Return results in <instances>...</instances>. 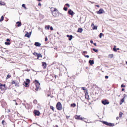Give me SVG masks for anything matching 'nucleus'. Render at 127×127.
Wrapping results in <instances>:
<instances>
[{
    "mask_svg": "<svg viewBox=\"0 0 127 127\" xmlns=\"http://www.w3.org/2000/svg\"><path fill=\"white\" fill-rule=\"evenodd\" d=\"M7 89V87L5 86V84H2L1 83H0V89L2 91H4Z\"/></svg>",
    "mask_w": 127,
    "mask_h": 127,
    "instance_id": "1",
    "label": "nucleus"
},
{
    "mask_svg": "<svg viewBox=\"0 0 127 127\" xmlns=\"http://www.w3.org/2000/svg\"><path fill=\"white\" fill-rule=\"evenodd\" d=\"M35 84L36 88L35 90L36 91H37L40 87V83L38 81L35 80Z\"/></svg>",
    "mask_w": 127,
    "mask_h": 127,
    "instance_id": "2",
    "label": "nucleus"
},
{
    "mask_svg": "<svg viewBox=\"0 0 127 127\" xmlns=\"http://www.w3.org/2000/svg\"><path fill=\"white\" fill-rule=\"evenodd\" d=\"M57 109L58 110H60L62 109V107L60 102H59L56 105Z\"/></svg>",
    "mask_w": 127,
    "mask_h": 127,
    "instance_id": "3",
    "label": "nucleus"
},
{
    "mask_svg": "<svg viewBox=\"0 0 127 127\" xmlns=\"http://www.w3.org/2000/svg\"><path fill=\"white\" fill-rule=\"evenodd\" d=\"M11 83L12 84H15V85L16 87H18L19 86V83L17 81H15V80H13Z\"/></svg>",
    "mask_w": 127,
    "mask_h": 127,
    "instance_id": "4",
    "label": "nucleus"
},
{
    "mask_svg": "<svg viewBox=\"0 0 127 127\" xmlns=\"http://www.w3.org/2000/svg\"><path fill=\"white\" fill-rule=\"evenodd\" d=\"M98 14H101L104 13V10L102 9H100L97 12Z\"/></svg>",
    "mask_w": 127,
    "mask_h": 127,
    "instance_id": "5",
    "label": "nucleus"
},
{
    "mask_svg": "<svg viewBox=\"0 0 127 127\" xmlns=\"http://www.w3.org/2000/svg\"><path fill=\"white\" fill-rule=\"evenodd\" d=\"M102 103L104 105L108 104L109 103V102L107 100H106L102 101Z\"/></svg>",
    "mask_w": 127,
    "mask_h": 127,
    "instance_id": "6",
    "label": "nucleus"
},
{
    "mask_svg": "<svg viewBox=\"0 0 127 127\" xmlns=\"http://www.w3.org/2000/svg\"><path fill=\"white\" fill-rule=\"evenodd\" d=\"M68 13L72 16H73L74 13L73 12V11H72L71 9H70L68 11Z\"/></svg>",
    "mask_w": 127,
    "mask_h": 127,
    "instance_id": "7",
    "label": "nucleus"
},
{
    "mask_svg": "<svg viewBox=\"0 0 127 127\" xmlns=\"http://www.w3.org/2000/svg\"><path fill=\"white\" fill-rule=\"evenodd\" d=\"M31 33V32H30V33H29L28 32H27L26 33L25 36L28 38H29L30 36Z\"/></svg>",
    "mask_w": 127,
    "mask_h": 127,
    "instance_id": "8",
    "label": "nucleus"
},
{
    "mask_svg": "<svg viewBox=\"0 0 127 127\" xmlns=\"http://www.w3.org/2000/svg\"><path fill=\"white\" fill-rule=\"evenodd\" d=\"M34 112V114L36 115H37V116H39L40 114V112L38 111H37V110H35Z\"/></svg>",
    "mask_w": 127,
    "mask_h": 127,
    "instance_id": "9",
    "label": "nucleus"
},
{
    "mask_svg": "<svg viewBox=\"0 0 127 127\" xmlns=\"http://www.w3.org/2000/svg\"><path fill=\"white\" fill-rule=\"evenodd\" d=\"M34 45L36 46L39 47L41 45V44L38 42H35Z\"/></svg>",
    "mask_w": 127,
    "mask_h": 127,
    "instance_id": "10",
    "label": "nucleus"
},
{
    "mask_svg": "<svg viewBox=\"0 0 127 127\" xmlns=\"http://www.w3.org/2000/svg\"><path fill=\"white\" fill-rule=\"evenodd\" d=\"M67 37H69V40H71V39L72 38L73 36L72 35H67Z\"/></svg>",
    "mask_w": 127,
    "mask_h": 127,
    "instance_id": "11",
    "label": "nucleus"
},
{
    "mask_svg": "<svg viewBox=\"0 0 127 127\" xmlns=\"http://www.w3.org/2000/svg\"><path fill=\"white\" fill-rule=\"evenodd\" d=\"M42 65L44 66V68H45L46 66V64L45 62H42Z\"/></svg>",
    "mask_w": 127,
    "mask_h": 127,
    "instance_id": "12",
    "label": "nucleus"
},
{
    "mask_svg": "<svg viewBox=\"0 0 127 127\" xmlns=\"http://www.w3.org/2000/svg\"><path fill=\"white\" fill-rule=\"evenodd\" d=\"M83 31V29L81 28H78L77 32H78L81 33Z\"/></svg>",
    "mask_w": 127,
    "mask_h": 127,
    "instance_id": "13",
    "label": "nucleus"
},
{
    "mask_svg": "<svg viewBox=\"0 0 127 127\" xmlns=\"http://www.w3.org/2000/svg\"><path fill=\"white\" fill-rule=\"evenodd\" d=\"M89 62L91 65H92V64H94V61L93 60H89Z\"/></svg>",
    "mask_w": 127,
    "mask_h": 127,
    "instance_id": "14",
    "label": "nucleus"
},
{
    "mask_svg": "<svg viewBox=\"0 0 127 127\" xmlns=\"http://www.w3.org/2000/svg\"><path fill=\"white\" fill-rule=\"evenodd\" d=\"M58 14L57 12L56 13V12L55 13H53V16L55 17H56L57 16Z\"/></svg>",
    "mask_w": 127,
    "mask_h": 127,
    "instance_id": "15",
    "label": "nucleus"
},
{
    "mask_svg": "<svg viewBox=\"0 0 127 127\" xmlns=\"http://www.w3.org/2000/svg\"><path fill=\"white\" fill-rule=\"evenodd\" d=\"M16 24H17V26L18 27H20L21 25V23L20 22H16Z\"/></svg>",
    "mask_w": 127,
    "mask_h": 127,
    "instance_id": "16",
    "label": "nucleus"
},
{
    "mask_svg": "<svg viewBox=\"0 0 127 127\" xmlns=\"http://www.w3.org/2000/svg\"><path fill=\"white\" fill-rule=\"evenodd\" d=\"M37 57V59H38V58L40 57H42V56L41 55V54H38V53Z\"/></svg>",
    "mask_w": 127,
    "mask_h": 127,
    "instance_id": "17",
    "label": "nucleus"
},
{
    "mask_svg": "<svg viewBox=\"0 0 127 127\" xmlns=\"http://www.w3.org/2000/svg\"><path fill=\"white\" fill-rule=\"evenodd\" d=\"M11 77V75H10V74H9L8 75H7V76L6 77V79H7L8 78H10Z\"/></svg>",
    "mask_w": 127,
    "mask_h": 127,
    "instance_id": "18",
    "label": "nucleus"
},
{
    "mask_svg": "<svg viewBox=\"0 0 127 127\" xmlns=\"http://www.w3.org/2000/svg\"><path fill=\"white\" fill-rule=\"evenodd\" d=\"M76 106V105L74 103H73V104H71V107H75Z\"/></svg>",
    "mask_w": 127,
    "mask_h": 127,
    "instance_id": "19",
    "label": "nucleus"
},
{
    "mask_svg": "<svg viewBox=\"0 0 127 127\" xmlns=\"http://www.w3.org/2000/svg\"><path fill=\"white\" fill-rule=\"evenodd\" d=\"M80 115H76L75 116V118L76 119H79L80 118Z\"/></svg>",
    "mask_w": 127,
    "mask_h": 127,
    "instance_id": "20",
    "label": "nucleus"
},
{
    "mask_svg": "<svg viewBox=\"0 0 127 127\" xmlns=\"http://www.w3.org/2000/svg\"><path fill=\"white\" fill-rule=\"evenodd\" d=\"M124 98H123L121 100L120 102V105L122 104V103L124 101Z\"/></svg>",
    "mask_w": 127,
    "mask_h": 127,
    "instance_id": "21",
    "label": "nucleus"
},
{
    "mask_svg": "<svg viewBox=\"0 0 127 127\" xmlns=\"http://www.w3.org/2000/svg\"><path fill=\"white\" fill-rule=\"evenodd\" d=\"M5 4V3L2 1H0V5H4Z\"/></svg>",
    "mask_w": 127,
    "mask_h": 127,
    "instance_id": "22",
    "label": "nucleus"
},
{
    "mask_svg": "<svg viewBox=\"0 0 127 127\" xmlns=\"http://www.w3.org/2000/svg\"><path fill=\"white\" fill-rule=\"evenodd\" d=\"M108 56L109 57L112 58L113 56V55L112 54H110Z\"/></svg>",
    "mask_w": 127,
    "mask_h": 127,
    "instance_id": "23",
    "label": "nucleus"
},
{
    "mask_svg": "<svg viewBox=\"0 0 127 127\" xmlns=\"http://www.w3.org/2000/svg\"><path fill=\"white\" fill-rule=\"evenodd\" d=\"M50 27V26L48 25L47 26H46L45 27V28L46 29H49Z\"/></svg>",
    "mask_w": 127,
    "mask_h": 127,
    "instance_id": "24",
    "label": "nucleus"
},
{
    "mask_svg": "<svg viewBox=\"0 0 127 127\" xmlns=\"http://www.w3.org/2000/svg\"><path fill=\"white\" fill-rule=\"evenodd\" d=\"M103 123L105 125H108V123L107 122L104 121L103 122Z\"/></svg>",
    "mask_w": 127,
    "mask_h": 127,
    "instance_id": "25",
    "label": "nucleus"
},
{
    "mask_svg": "<svg viewBox=\"0 0 127 127\" xmlns=\"http://www.w3.org/2000/svg\"><path fill=\"white\" fill-rule=\"evenodd\" d=\"M50 108L53 111H54V108L53 106H50Z\"/></svg>",
    "mask_w": 127,
    "mask_h": 127,
    "instance_id": "26",
    "label": "nucleus"
},
{
    "mask_svg": "<svg viewBox=\"0 0 127 127\" xmlns=\"http://www.w3.org/2000/svg\"><path fill=\"white\" fill-rule=\"evenodd\" d=\"M123 114V113L121 112H120L119 114V117H122V115Z\"/></svg>",
    "mask_w": 127,
    "mask_h": 127,
    "instance_id": "27",
    "label": "nucleus"
},
{
    "mask_svg": "<svg viewBox=\"0 0 127 127\" xmlns=\"http://www.w3.org/2000/svg\"><path fill=\"white\" fill-rule=\"evenodd\" d=\"M5 45H9L10 44V43L9 42H5Z\"/></svg>",
    "mask_w": 127,
    "mask_h": 127,
    "instance_id": "28",
    "label": "nucleus"
},
{
    "mask_svg": "<svg viewBox=\"0 0 127 127\" xmlns=\"http://www.w3.org/2000/svg\"><path fill=\"white\" fill-rule=\"evenodd\" d=\"M97 29V27L95 26H94V27L93 28V29L96 30Z\"/></svg>",
    "mask_w": 127,
    "mask_h": 127,
    "instance_id": "29",
    "label": "nucleus"
},
{
    "mask_svg": "<svg viewBox=\"0 0 127 127\" xmlns=\"http://www.w3.org/2000/svg\"><path fill=\"white\" fill-rule=\"evenodd\" d=\"M51 9H54V10H53V12H54L57 10V9L56 8H52Z\"/></svg>",
    "mask_w": 127,
    "mask_h": 127,
    "instance_id": "30",
    "label": "nucleus"
},
{
    "mask_svg": "<svg viewBox=\"0 0 127 127\" xmlns=\"http://www.w3.org/2000/svg\"><path fill=\"white\" fill-rule=\"evenodd\" d=\"M26 81L27 82H26L28 83H29L30 82V80L29 79H26Z\"/></svg>",
    "mask_w": 127,
    "mask_h": 127,
    "instance_id": "31",
    "label": "nucleus"
},
{
    "mask_svg": "<svg viewBox=\"0 0 127 127\" xmlns=\"http://www.w3.org/2000/svg\"><path fill=\"white\" fill-rule=\"evenodd\" d=\"M93 50L95 52H96L98 51V50L97 49L93 48Z\"/></svg>",
    "mask_w": 127,
    "mask_h": 127,
    "instance_id": "32",
    "label": "nucleus"
},
{
    "mask_svg": "<svg viewBox=\"0 0 127 127\" xmlns=\"http://www.w3.org/2000/svg\"><path fill=\"white\" fill-rule=\"evenodd\" d=\"M33 103L35 104H36L37 103V101L36 100H35L33 101Z\"/></svg>",
    "mask_w": 127,
    "mask_h": 127,
    "instance_id": "33",
    "label": "nucleus"
},
{
    "mask_svg": "<svg viewBox=\"0 0 127 127\" xmlns=\"http://www.w3.org/2000/svg\"><path fill=\"white\" fill-rule=\"evenodd\" d=\"M38 53H36V52H34L33 53V54L35 55V56H37V55H38Z\"/></svg>",
    "mask_w": 127,
    "mask_h": 127,
    "instance_id": "34",
    "label": "nucleus"
},
{
    "mask_svg": "<svg viewBox=\"0 0 127 127\" xmlns=\"http://www.w3.org/2000/svg\"><path fill=\"white\" fill-rule=\"evenodd\" d=\"M4 19V17L3 16H2L1 17V19L0 20V22L1 21H3Z\"/></svg>",
    "mask_w": 127,
    "mask_h": 127,
    "instance_id": "35",
    "label": "nucleus"
},
{
    "mask_svg": "<svg viewBox=\"0 0 127 127\" xmlns=\"http://www.w3.org/2000/svg\"><path fill=\"white\" fill-rule=\"evenodd\" d=\"M103 34L102 33H100V34L99 35V37L100 38H101L102 35Z\"/></svg>",
    "mask_w": 127,
    "mask_h": 127,
    "instance_id": "36",
    "label": "nucleus"
},
{
    "mask_svg": "<svg viewBox=\"0 0 127 127\" xmlns=\"http://www.w3.org/2000/svg\"><path fill=\"white\" fill-rule=\"evenodd\" d=\"M64 10L65 11H66L67 10V8L66 7H64Z\"/></svg>",
    "mask_w": 127,
    "mask_h": 127,
    "instance_id": "37",
    "label": "nucleus"
},
{
    "mask_svg": "<svg viewBox=\"0 0 127 127\" xmlns=\"http://www.w3.org/2000/svg\"><path fill=\"white\" fill-rule=\"evenodd\" d=\"M123 96L124 97L123 98H124V99L125 98H126L127 97V95L125 94H124Z\"/></svg>",
    "mask_w": 127,
    "mask_h": 127,
    "instance_id": "38",
    "label": "nucleus"
},
{
    "mask_svg": "<svg viewBox=\"0 0 127 127\" xmlns=\"http://www.w3.org/2000/svg\"><path fill=\"white\" fill-rule=\"evenodd\" d=\"M25 84L26 85L25 86V87H27V85H28V84H29L28 83L26 82H25Z\"/></svg>",
    "mask_w": 127,
    "mask_h": 127,
    "instance_id": "39",
    "label": "nucleus"
},
{
    "mask_svg": "<svg viewBox=\"0 0 127 127\" xmlns=\"http://www.w3.org/2000/svg\"><path fill=\"white\" fill-rule=\"evenodd\" d=\"M113 50L114 51L116 52L117 51V50L116 48H113Z\"/></svg>",
    "mask_w": 127,
    "mask_h": 127,
    "instance_id": "40",
    "label": "nucleus"
},
{
    "mask_svg": "<svg viewBox=\"0 0 127 127\" xmlns=\"http://www.w3.org/2000/svg\"><path fill=\"white\" fill-rule=\"evenodd\" d=\"M22 6L24 8H26V7L25 6V5L24 4H23L22 5Z\"/></svg>",
    "mask_w": 127,
    "mask_h": 127,
    "instance_id": "41",
    "label": "nucleus"
},
{
    "mask_svg": "<svg viewBox=\"0 0 127 127\" xmlns=\"http://www.w3.org/2000/svg\"><path fill=\"white\" fill-rule=\"evenodd\" d=\"M5 121L4 120H3L2 121V123L3 125H4V123H5Z\"/></svg>",
    "mask_w": 127,
    "mask_h": 127,
    "instance_id": "42",
    "label": "nucleus"
},
{
    "mask_svg": "<svg viewBox=\"0 0 127 127\" xmlns=\"http://www.w3.org/2000/svg\"><path fill=\"white\" fill-rule=\"evenodd\" d=\"M89 96L88 95H85V98L87 99H88V97Z\"/></svg>",
    "mask_w": 127,
    "mask_h": 127,
    "instance_id": "43",
    "label": "nucleus"
},
{
    "mask_svg": "<svg viewBox=\"0 0 127 127\" xmlns=\"http://www.w3.org/2000/svg\"><path fill=\"white\" fill-rule=\"evenodd\" d=\"M112 124L111 123H108V126H112Z\"/></svg>",
    "mask_w": 127,
    "mask_h": 127,
    "instance_id": "44",
    "label": "nucleus"
},
{
    "mask_svg": "<svg viewBox=\"0 0 127 127\" xmlns=\"http://www.w3.org/2000/svg\"><path fill=\"white\" fill-rule=\"evenodd\" d=\"M65 5L66 6L68 7H70V5L68 3H67L65 4Z\"/></svg>",
    "mask_w": 127,
    "mask_h": 127,
    "instance_id": "45",
    "label": "nucleus"
},
{
    "mask_svg": "<svg viewBox=\"0 0 127 127\" xmlns=\"http://www.w3.org/2000/svg\"><path fill=\"white\" fill-rule=\"evenodd\" d=\"M84 56L85 57H86L87 58H88L89 57V56L88 55H84Z\"/></svg>",
    "mask_w": 127,
    "mask_h": 127,
    "instance_id": "46",
    "label": "nucleus"
},
{
    "mask_svg": "<svg viewBox=\"0 0 127 127\" xmlns=\"http://www.w3.org/2000/svg\"><path fill=\"white\" fill-rule=\"evenodd\" d=\"M85 88L84 87H82L81 88V89L82 90H85Z\"/></svg>",
    "mask_w": 127,
    "mask_h": 127,
    "instance_id": "47",
    "label": "nucleus"
},
{
    "mask_svg": "<svg viewBox=\"0 0 127 127\" xmlns=\"http://www.w3.org/2000/svg\"><path fill=\"white\" fill-rule=\"evenodd\" d=\"M70 116H68L67 115H66V118L67 119H68L69 117H70Z\"/></svg>",
    "mask_w": 127,
    "mask_h": 127,
    "instance_id": "48",
    "label": "nucleus"
},
{
    "mask_svg": "<svg viewBox=\"0 0 127 127\" xmlns=\"http://www.w3.org/2000/svg\"><path fill=\"white\" fill-rule=\"evenodd\" d=\"M125 86L123 84H122L121 85V87H125Z\"/></svg>",
    "mask_w": 127,
    "mask_h": 127,
    "instance_id": "49",
    "label": "nucleus"
},
{
    "mask_svg": "<svg viewBox=\"0 0 127 127\" xmlns=\"http://www.w3.org/2000/svg\"><path fill=\"white\" fill-rule=\"evenodd\" d=\"M48 40V39L47 38V37H46L45 39V41H47Z\"/></svg>",
    "mask_w": 127,
    "mask_h": 127,
    "instance_id": "50",
    "label": "nucleus"
},
{
    "mask_svg": "<svg viewBox=\"0 0 127 127\" xmlns=\"http://www.w3.org/2000/svg\"><path fill=\"white\" fill-rule=\"evenodd\" d=\"M50 29L51 30H53V29L52 27H50Z\"/></svg>",
    "mask_w": 127,
    "mask_h": 127,
    "instance_id": "51",
    "label": "nucleus"
},
{
    "mask_svg": "<svg viewBox=\"0 0 127 127\" xmlns=\"http://www.w3.org/2000/svg\"><path fill=\"white\" fill-rule=\"evenodd\" d=\"M105 78L106 79H107V78H108V76H105Z\"/></svg>",
    "mask_w": 127,
    "mask_h": 127,
    "instance_id": "52",
    "label": "nucleus"
},
{
    "mask_svg": "<svg viewBox=\"0 0 127 127\" xmlns=\"http://www.w3.org/2000/svg\"><path fill=\"white\" fill-rule=\"evenodd\" d=\"M6 41H9V42L10 41V40L9 39H6Z\"/></svg>",
    "mask_w": 127,
    "mask_h": 127,
    "instance_id": "53",
    "label": "nucleus"
},
{
    "mask_svg": "<svg viewBox=\"0 0 127 127\" xmlns=\"http://www.w3.org/2000/svg\"><path fill=\"white\" fill-rule=\"evenodd\" d=\"M84 118H82V117H80V118L79 119H80L81 120H82L83 119H84Z\"/></svg>",
    "mask_w": 127,
    "mask_h": 127,
    "instance_id": "54",
    "label": "nucleus"
},
{
    "mask_svg": "<svg viewBox=\"0 0 127 127\" xmlns=\"http://www.w3.org/2000/svg\"><path fill=\"white\" fill-rule=\"evenodd\" d=\"M83 53H86L87 54V51H83Z\"/></svg>",
    "mask_w": 127,
    "mask_h": 127,
    "instance_id": "55",
    "label": "nucleus"
},
{
    "mask_svg": "<svg viewBox=\"0 0 127 127\" xmlns=\"http://www.w3.org/2000/svg\"><path fill=\"white\" fill-rule=\"evenodd\" d=\"M38 6H41V4L40 3H39L38 4Z\"/></svg>",
    "mask_w": 127,
    "mask_h": 127,
    "instance_id": "56",
    "label": "nucleus"
},
{
    "mask_svg": "<svg viewBox=\"0 0 127 127\" xmlns=\"http://www.w3.org/2000/svg\"><path fill=\"white\" fill-rule=\"evenodd\" d=\"M90 43H93V42L92 41V40H91L90 41Z\"/></svg>",
    "mask_w": 127,
    "mask_h": 127,
    "instance_id": "57",
    "label": "nucleus"
},
{
    "mask_svg": "<svg viewBox=\"0 0 127 127\" xmlns=\"http://www.w3.org/2000/svg\"><path fill=\"white\" fill-rule=\"evenodd\" d=\"M93 26H94V23H92V24L91 25V26L92 27Z\"/></svg>",
    "mask_w": 127,
    "mask_h": 127,
    "instance_id": "58",
    "label": "nucleus"
},
{
    "mask_svg": "<svg viewBox=\"0 0 127 127\" xmlns=\"http://www.w3.org/2000/svg\"><path fill=\"white\" fill-rule=\"evenodd\" d=\"M119 117H117L116 118V119L117 120H118L119 118Z\"/></svg>",
    "mask_w": 127,
    "mask_h": 127,
    "instance_id": "59",
    "label": "nucleus"
},
{
    "mask_svg": "<svg viewBox=\"0 0 127 127\" xmlns=\"http://www.w3.org/2000/svg\"><path fill=\"white\" fill-rule=\"evenodd\" d=\"M94 45L95 46H96V43H94Z\"/></svg>",
    "mask_w": 127,
    "mask_h": 127,
    "instance_id": "60",
    "label": "nucleus"
},
{
    "mask_svg": "<svg viewBox=\"0 0 127 127\" xmlns=\"http://www.w3.org/2000/svg\"><path fill=\"white\" fill-rule=\"evenodd\" d=\"M96 6L97 7H99V5H96Z\"/></svg>",
    "mask_w": 127,
    "mask_h": 127,
    "instance_id": "61",
    "label": "nucleus"
},
{
    "mask_svg": "<svg viewBox=\"0 0 127 127\" xmlns=\"http://www.w3.org/2000/svg\"><path fill=\"white\" fill-rule=\"evenodd\" d=\"M124 88H122V91H124Z\"/></svg>",
    "mask_w": 127,
    "mask_h": 127,
    "instance_id": "62",
    "label": "nucleus"
},
{
    "mask_svg": "<svg viewBox=\"0 0 127 127\" xmlns=\"http://www.w3.org/2000/svg\"><path fill=\"white\" fill-rule=\"evenodd\" d=\"M126 64L127 65V61L126 62Z\"/></svg>",
    "mask_w": 127,
    "mask_h": 127,
    "instance_id": "63",
    "label": "nucleus"
},
{
    "mask_svg": "<svg viewBox=\"0 0 127 127\" xmlns=\"http://www.w3.org/2000/svg\"><path fill=\"white\" fill-rule=\"evenodd\" d=\"M116 49L117 50H119V48H117Z\"/></svg>",
    "mask_w": 127,
    "mask_h": 127,
    "instance_id": "64",
    "label": "nucleus"
}]
</instances>
